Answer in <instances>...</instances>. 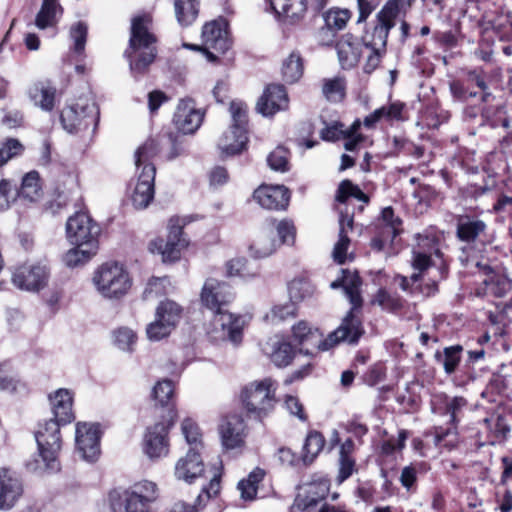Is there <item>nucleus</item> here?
I'll use <instances>...</instances> for the list:
<instances>
[{"label": "nucleus", "mask_w": 512, "mask_h": 512, "mask_svg": "<svg viewBox=\"0 0 512 512\" xmlns=\"http://www.w3.org/2000/svg\"><path fill=\"white\" fill-rule=\"evenodd\" d=\"M483 269L487 276L483 280V284H485L487 291L497 297L504 296L511 287L509 281L506 278L493 273L491 268L487 265H484Z\"/></svg>", "instance_id": "79ce46f5"}, {"label": "nucleus", "mask_w": 512, "mask_h": 512, "mask_svg": "<svg viewBox=\"0 0 512 512\" xmlns=\"http://www.w3.org/2000/svg\"><path fill=\"white\" fill-rule=\"evenodd\" d=\"M62 11L58 0H43L35 17V26L40 30L56 27Z\"/></svg>", "instance_id": "72a5a7b5"}, {"label": "nucleus", "mask_w": 512, "mask_h": 512, "mask_svg": "<svg viewBox=\"0 0 512 512\" xmlns=\"http://www.w3.org/2000/svg\"><path fill=\"white\" fill-rule=\"evenodd\" d=\"M24 146L19 140L9 138L0 145V167L5 165L10 159L23 153Z\"/></svg>", "instance_id": "bf43d9fd"}, {"label": "nucleus", "mask_w": 512, "mask_h": 512, "mask_svg": "<svg viewBox=\"0 0 512 512\" xmlns=\"http://www.w3.org/2000/svg\"><path fill=\"white\" fill-rule=\"evenodd\" d=\"M18 195L29 201H36L40 198L41 185L37 171H30L23 177Z\"/></svg>", "instance_id": "a19ab883"}, {"label": "nucleus", "mask_w": 512, "mask_h": 512, "mask_svg": "<svg viewBox=\"0 0 512 512\" xmlns=\"http://www.w3.org/2000/svg\"><path fill=\"white\" fill-rule=\"evenodd\" d=\"M150 18L137 16L132 19L128 48L124 56L135 78L143 76L157 56L156 37L149 30Z\"/></svg>", "instance_id": "f03ea898"}, {"label": "nucleus", "mask_w": 512, "mask_h": 512, "mask_svg": "<svg viewBox=\"0 0 512 512\" xmlns=\"http://www.w3.org/2000/svg\"><path fill=\"white\" fill-rule=\"evenodd\" d=\"M466 406L467 400L462 396L446 397L445 413L450 416L449 423L453 426L454 430L460 421L459 415Z\"/></svg>", "instance_id": "6e6d98bb"}, {"label": "nucleus", "mask_w": 512, "mask_h": 512, "mask_svg": "<svg viewBox=\"0 0 512 512\" xmlns=\"http://www.w3.org/2000/svg\"><path fill=\"white\" fill-rule=\"evenodd\" d=\"M400 12L398 0H389L376 15V24L362 36V44L369 50L364 66L366 73H371L380 64L386 52L387 38L391 28L395 26Z\"/></svg>", "instance_id": "7ed1b4c3"}, {"label": "nucleus", "mask_w": 512, "mask_h": 512, "mask_svg": "<svg viewBox=\"0 0 512 512\" xmlns=\"http://www.w3.org/2000/svg\"><path fill=\"white\" fill-rule=\"evenodd\" d=\"M174 385L171 380H161L158 381L152 390V397L156 403V405H160L161 407H166L168 410L167 417H170V413L173 414V419L175 418L174 411Z\"/></svg>", "instance_id": "c9c22d12"}, {"label": "nucleus", "mask_w": 512, "mask_h": 512, "mask_svg": "<svg viewBox=\"0 0 512 512\" xmlns=\"http://www.w3.org/2000/svg\"><path fill=\"white\" fill-rule=\"evenodd\" d=\"M265 472L261 468H255L251 471L247 478L242 479L238 483V490L243 500H254L257 494L258 485L263 480Z\"/></svg>", "instance_id": "4c0bfd02"}, {"label": "nucleus", "mask_w": 512, "mask_h": 512, "mask_svg": "<svg viewBox=\"0 0 512 512\" xmlns=\"http://www.w3.org/2000/svg\"><path fill=\"white\" fill-rule=\"evenodd\" d=\"M487 224L473 215H460L456 221L457 238L465 243H474L486 234Z\"/></svg>", "instance_id": "bb28decb"}, {"label": "nucleus", "mask_w": 512, "mask_h": 512, "mask_svg": "<svg viewBox=\"0 0 512 512\" xmlns=\"http://www.w3.org/2000/svg\"><path fill=\"white\" fill-rule=\"evenodd\" d=\"M247 109V105L242 101H232L230 103L229 110L232 117V125L218 142V148L221 150L222 155L233 156L244 150L248 141Z\"/></svg>", "instance_id": "423d86ee"}, {"label": "nucleus", "mask_w": 512, "mask_h": 512, "mask_svg": "<svg viewBox=\"0 0 512 512\" xmlns=\"http://www.w3.org/2000/svg\"><path fill=\"white\" fill-rule=\"evenodd\" d=\"M96 253L97 250L86 246H74L65 253L63 261L68 267H77L89 261Z\"/></svg>", "instance_id": "de8ad7c7"}, {"label": "nucleus", "mask_w": 512, "mask_h": 512, "mask_svg": "<svg viewBox=\"0 0 512 512\" xmlns=\"http://www.w3.org/2000/svg\"><path fill=\"white\" fill-rule=\"evenodd\" d=\"M181 430L188 444H195L197 446L200 443L201 433L198 425L192 419H184Z\"/></svg>", "instance_id": "e2e57ef3"}, {"label": "nucleus", "mask_w": 512, "mask_h": 512, "mask_svg": "<svg viewBox=\"0 0 512 512\" xmlns=\"http://www.w3.org/2000/svg\"><path fill=\"white\" fill-rule=\"evenodd\" d=\"M76 446L83 459L94 461L100 453V430L98 424L78 423Z\"/></svg>", "instance_id": "a211bd4d"}, {"label": "nucleus", "mask_w": 512, "mask_h": 512, "mask_svg": "<svg viewBox=\"0 0 512 512\" xmlns=\"http://www.w3.org/2000/svg\"><path fill=\"white\" fill-rule=\"evenodd\" d=\"M373 303L390 312H396L403 307V299L398 294L391 293L385 289L378 290Z\"/></svg>", "instance_id": "09e8293b"}, {"label": "nucleus", "mask_w": 512, "mask_h": 512, "mask_svg": "<svg viewBox=\"0 0 512 512\" xmlns=\"http://www.w3.org/2000/svg\"><path fill=\"white\" fill-rule=\"evenodd\" d=\"M253 197L261 207L269 210L285 209L289 202L288 189L280 185L260 186L254 191Z\"/></svg>", "instance_id": "393cba45"}, {"label": "nucleus", "mask_w": 512, "mask_h": 512, "mask_svg": "<svg viewBox=\"0 0 512 512\" xmlns=\"http://www.w3.org/2000/svg\"><path fill=\"white\" fill-rule=\"evenodd\" d=\"M93 283L105 298L119 299L131 287V279L124 267L117 262H106L94 273Z\"/></svg>", "instance_id": "0eeeda50"}, {"label": "nucleus", "mask_w": 512, "mask_h": 512, "mask_svg": "<svg viewBox=\"0 0 512 512\" xmlns=\"http://www.w3.org/2000/svg\"><path fill=\"white\" fill-rule=\"evenodd\" d=\"M363 334L362 322L352 311L346 314L340 326L326 338L318 328L311 327L306 321H299L292 326V337L299 346V352L311 357L320 351H328L341 342L355 345Z\"/></svg>", "instance_id": "f257e3e1"}, {"label": "nucleus", "mask_w": 512, "mask_h": 512, "mask_svg": "<svg viewBox=\"0 0 512 512\" xmlns=\"http://www.w3.org/2000/svg\"><path fill=\"white\" fill-rule=\"evenodd\" d=\"M349 197H354L357 200L368 203V196L350 180H343L337 190L336 200L340 203L346 202Z\"/></svg>", "instance_id": "5fc2aeb1"}, {"label": "nucleus", "mask_w": 512, "mask_h": 512, "mask_svg": "<svg viewBox=\"0 0 512 512\" xmlns=\"http://www.w3.org/2000/svg\"><path fill=\"white\" fill-rule=\"evenodd\" d=\"M60 120L63 128L71 134L91 127L94 130L99 120V110L91 93L80 96L74 104L65 107Z\"/></svg>", "instance_id": "39448f33"}, {"label": "nucleus", "mask_w": 512, "mask_h": 512, "mask_svg": "<svg viewBox=\"0 0 512 512\" xmlns=\"http://www.w3.org/2000/svg\"><path fill=\"white\" fill-rule=\"evenodd\" d=\"M270 226L275 229V235L279 237V244L292 245L295 241L296 229L292 221L290 220H271L269 221Z\"/></svg>", "instance_id": "864d4df0"}, {"label": "nucleus", "mask_w": 512, "mask_h": 512, "mask_svg": "<svg viewBox=\"0 0 512 512\" xmlns=\"http://www.w3.org/2000/svg\"><path fill=\"white\" fill-rule=\"evenodd\" d=\"M360 126L361 122L358 119L355 120L347 129H344V125L342 123L335 122L332 125L323 128L320 132V136L325 141H336L341 139L343 135H352L355 131L359 130Z\"/></svg>", "instance_id": "c03bdc74"}, {"label": "nucleus", "mask_w": 512, "mask_h": 512, "mask_svg": "<svg viewBox=\"0 0 512 512\" xmlns=\"http://www.w3.org/2000/svg\"><path fill=\"white\" fill-rule=\"evenodd\" d=\"M325 445V438L318 431L310 432L304 443L303 461L311 463L314 458L322 451Z\"/></svg>", "instance_id": "a18cd8bd"}, {"label": "nucleus", "mask_w": 512, "mask_h": 512, "mask_svg": "<svg viewBox=\"0 0 512 512\" xmlns=\"http://www.w3.org/2000/svg\"><path fill=\"white\" fill-rule=\"evenodd\" d=\"M279 241L275 238V229L269 222L261 228L249 245V251L254 258H265L275 252Z\"/></svg>", "instance_id": "c756f323"}, {"label": "nucleus", "mask_w": 512, "mask_h": 512, "mask_svg": "<svg viewBox=\"0 0 512 512\" xmlns=\"http://www.w3.org/2000/svg\"><path fill=\"white\" fill-rule=\"evenodd\" d=\"M27 95L43 111L50 112L55 106L56 87L48 79L34 81L28 87Z\"/></svg>", "instance_id": "c85d7f7f"}, {"label": "nucleus", "mask_w": 512, "mask_h": 512, "mask_svg": "<svg viewBox=\"0 0 512 512\" xmlns=\"http://www.w3.org/2000/svg\"><path fill=\"white\" fill-rule=\"evenodd\" d=\"M164 140L165 143L168 144L170 147L169 152L166 155V158L168 160H173L176 157L182 155V153L184 152L182 137H179L174 133H169L167 138Z\"/></svg>", "instance_id": "69168bd1"}, {"label": "nucleus", "mask_w": 512, "mask_h": 512, "mask_svg": "<svg viewBox=\"0 0 512 512\" xmlns=\"http://www.w3.org/2000/svg\"><path fill=\"white\" fill-rule=\"evenodd\" d=\"M363 44L358 38L346 34L336 44L338 60L343 69L357 65L363 53Z\"/></svg>", "instance_id": "cd10ccee"}, {"label": "nucleus", "mask_w": 512, "mask_h": 512, "mask_svg": "<svg viewBox=\"0 0 512 512\" xmlns=\"http://www.w3.org/2000/svg\"><path fill=\"white\" fill-rule=\"evenodd\" d=\"M16 198V193L12 190L8 180L0 181V211L7 210L12 201Z\"/></svg>", "instance_id": "338daca9"}, {"label": "nucleus", "mask_w": 512, "mask_h": 512, "mask_svg": "<svg viewBox=\"0 0 512 512\" xmlns=\"http://www.w3.org/2000/svg\"><path fill=\"white\" fill-rule=\"evenodd\" d=\"M87 32L88 27L82 21L73 24L70 28V37L74 42L73 50L78 55H82L84 53Z\"/></svg>", "instance_id": "13d9d810"}, {"label": "nucleus", "mask_w": 512, "mask_h": 512, "mask_svg": "<svg viewBox=\"0 0 512 512\" xmlns=\"http://www.w3.org/2000/svg\"><path fill=\"white\" fill-rule=\"evenodd\" d=\"M213 314L211 325L215 338L239 344L242 341L244 327L242 317L234 315L228 309Z\"/></svg>", "instance_id": "4468645a"}, {"label": "nucleus", "mask_w": 512, "mask_h": 512, "mask_svg": "<svg viewBox=\"0 0 512 512\" xmlns=\"http://www.w3.org/2000/svg\"><path fill=\"white\" fill-rule=\"evenodd\" d=\"M60 424L54 420H46L39 423L35 431V439L38 445L39 456L44 468L50 472L60 469L58 454L61 449Z\"/></svg>", "instance_id": "1a4fd4ad"}, {"label": "nucleus", "mask_w": 512, "mask_h": 512, "mask_svg": "<svg viewBox=\"0 0 512 512\" xmlns=\"http://www.w3.org/2000/svg\"><path fill=\"white\" fill-rule=\"evenodd\" d=\"M263 353L277 367H286L291 364L296 351L291 343L281 335H274L262 345Z\"/></svg>", "instance_id": "5701e85b"}, {"label": "nucleus", "mask_w": 512, "mask_h": 512, "mask_svg": "<svg viewBox=\"0 0 512 512\" xmlns=\"http://www.w3.org/2000/svg\"><path fill=\"white\" fill-rule=\"evenodd\" d=\"M202 39L203 48L191 44L184 46L193 50H202L210 62H215L218 58L216 54H224L231 46L224 20H215L205 24L202 30Z\"/></svg>", "instance_id": "9b49d317"}, {"label": "nucleus", "mask_w": 512, "mask_h": 512, "mask_svg": "<svg viewBox=\"0 0 512 512\" xmlns=\"http://www.w3.org/2000/svg\"><path fill=\"white\" fill-rule=\"evenodd\" d=\"M355 471V460L352 457H339L338 482L342 483Z\"/></svg>", "instance_id": "774afa93"}, {"label": "nucleus", "mask_w": 512, "mask_h": 512, "mask_svg": "<svg viewBox=\"0 0 512 512\" xmlns=\"http://www.w3.org/2000/svg\"><path fill=\"white\" fill-rule=\"evenodd\" d=\"M68 241L73 246H86L98 251L100 226L84 212H77L66 222Z\"/></svg>", "instance_id": "9d476101"}, {"label": "nucleus", "mask_w": 512, "mask_h": 512, "mask_svg": "<svg viewBox=\"0 0 512 512\" xmlns=\"http://www.w3.org/2000/svg\"><path fill=\"white\" fill-rule=\"evenodd\" d=\"M156 168L154 164L142 167L132 194V203L136 209H145L154 199V181Z\"/></svg>", "instance_id": "412c9836"}, {"label": "nucleus", "mask_w": 512, "mask_h": 512, "mask_svg": "<svg viewBox=\"0 0 512 512\" xmlns=\"http://www.w3.org/2000/svg\"><path fill=\"white\" fill-rule=\"evenodd\" d=\"M174 6L176 18L181 25H190L198 15L196 0H176Z\"/></svg>", "instance_id": "37998d69"}, {"label": "nucleus", "mask_w": 512, "mask_h": 512, "mask_svg": "<svg viewBox=\"0 0 512 512\" xmlns=\"http://www.w3.org/2000/svg\"><path fill=\"white\" fill-rule=\"evenodd\" d=\"M345 80L341 77L324 80L322 92L327 100L337 102L345 96Z\"/></svg>", "instance_id": "603ef678"}, {"label": "nucleus", "mask_w": 512, "mask_h": 512, "mask_svg": "<svg viewBox=\"0 0 512 512\" xmlns=\"http://www.w3.org/2000/svg\"><path fill=\"white\" fill-rule=\"evenodd\" d=\"M201 303L213 313L228 309L234 299V293L225 282L214 278H208L201 291Z\"/></svg>", "instance_id": "ddd939ff"}, {"label": "nucleus", "mask_w": 512, "mask_h": 512, "mask_svg": "<svg viewBox=\"0 0 512 512\" xmlns=\"http://www.w3.org/2000/svg\"><path fill=\"white\" fill-rule=\"evenodd\" d=\"M187 242H168L157 239L150 243V250L162 255L164 262H174L180 258V253L187 246Z\"/></svg>", "instance_id": "e433bc0d"}, {"label": "nucleus", "mask_w": 512, "mask_h": 512, "mask_svg": "<svg viewBox=\"0 0 512 512\" xmlns=\"http://www.w3.org/2000/svg\"><path fill=\"white\" fill-rule=\"evenodd\" d=\"M159 153V144L153 139H148L135 152V165L139 169L141 166L153 164L152 159Z\"/></svg>", "instance_id": "8fccbe9b"}, {"label": "nucleus", "mask_w": 512, "mask_h": 512, "mask_svg": "<svg viewBox=\"0 0 512 512\" xmlns=\"http://www.w3.org/2000/svg\"><path fill=\"white\" fill-rule=\"evenodd\" d=\"M288 150L282 146L275 148L267 157L268 165L275 171L284 172L288 169Z\"/></svg>", "instance_id": "052dcab7"}, {"label": "nucleus", "mask_w": 512, "mask_h": 512, "mask_svg": "<svg viewBox=\"0 0 512 512\" xmlns=\"http://www.w3.org/2000/svg\"><path fill=\"white\" fill-rule=\"evenodd\" d=\"M23 487L18 476L6 468H0V509H11L22 495Z\"/></svg>", "instance_id": "b1692460"}, {"label": "nucleus", "mask_w": 512, "mask_h": 512, "mask_svg": "<svg viewBox=\"0 0 512 512\" xmlns=\"http://www.w3.org/2000/svg\"><path fill=\"white\" fill-rule=\"evenodd\" d=\"M158 496L156 483L144 480L122 492L110 491L108 502L112 512H156Z\"/></svg>", "instance_id": "20e7f679"}, {"label": "nucleus", "mask_w": 512, "mask_h": 512, "mask_svg": "<svg viewBox=\"0 0 512 512\" xmlns=\"http://www.w3.org/2000/svg\"><path fill=\"white\" fill-rule=\"evenodd\" d=\"M174 424L173 414L147 428L144 437V451L151 459L164 457L169 452L168 433Z\"/></svg>", "instance_id": "f8f14e48"}, {"label": "nucleus", "mask_w": 512, "mask_h": 512, "mask_svg": "<svg viewBox=\"0 0 512 512\" xmlns=\"http://www.w3.org/2000/svg\"><path fill=\"white\" fill-rule=\"evenodd\" d=\"M284 404L285 408L291 415L297 417L302 422L307 421L308 417L304 411V406L298 397L287 395L285 397Z\"/></svg>", "instance_id": "0e129e2a"}, {"label": "nucleus", "mask_w": 512, "mask_h": 512, "mask_svg": "<svg viewBox=\"0 0 512 512\" xmlns=\"http://www.w3.org/2000/svg\"><path fill=\"white\" fill-rule=\"evenodd\" d=\"M401 226L402 220L394 215L392 207H385L375 224L372 248L381 251L387 243H392L401 232Z\"/></svg>", "instance_id": "2eb2a0df"}, {"label": "nucleus", "mask_w": 512, "mask_h": 512, "mask_svg": "<svg viewBox=\"0 0 512 512\" xmlns=\"http://www.w3.org/2000/svg\"><path fill=\"white\" fill-rule=\"evenodd\" d=\"M204 118V112L195 107L192 99H182L179 101L173 117V123L183 134L195 133Z\"/></svg>", "instance_id": "6ab92c4d"}, {"label": "nucleus", "mask_w": 512, "mask_h": 512, "mask_svg": "<svg viewBox=\"0 0 512 512\" xmlns=\"http://www.w3.org/2000/svg\"><path fill=\"white\" fill-rule=\"evenodd\" d=\"M270 6L278 17H285L291 24L298 21L307 9L305 0H270Z\"/></svg>", "instance_id": "2f4dec72"}, {"label": "nucleus", "mask_w": 512, "mask_h": 512, "mask_svg": "<svg viewBox=\"0 0 512 512\" xmlns=\"http://www.w3.org/2000/svg\"><path fill=\"white\" fill-rule=\"evenodd\" d=\"M48 270L45 265H23L15 270L12 281L22 290L38 291L47 283Z\"/></svg>", "instance_id": "aec40b11"}, {"label": "nucleus", "mask_w": 512, "mask_h": 512, "mask_svg": "<svg viewBox=\"0 0 512 512\" xmlns=\"http://www.w3.org/2000/svg\"><path fill=\"white\" fill-rule=\"evenodd\" d=\"M395 282L399 285V287L405 291L408 292L411 295H422L423 297H429L431 295H434L437 291V283L432 282L429 284H426L425 286H416L413 287L411 285V282L408 277L397 275L395 277Z\"/></svg>", "instance_id": "3c124183"}, {"label": "nucleus", "mask_w": 512, "mask_h": 512, "mask_svg": "<svg viewBox=\"0 0 512 512\" xmlns=\"http://www.w3.org/2000/svg\"><path fill=\"white\" fill-rule=\"evenodd\" d=\"M289 99L286 89L280 84H270L257 102V111L264 116H272L288 108Z\"/></svg>", "instance_id": "4be33fe9"}, {"label": "nucleus", "mask_w": 512, "mask_h": 512, "mask_svg": "<svg viewBox=\"0 0 512 512\" xmlns=\"http://www.w3.org/2000/svg\"><path fill=\"white\" fill-rule=\"evenodd\" d=\"M424 463H411L402 468L399 481L407 492H415L417 488L418 474L424 471Z\"/></svg>", "instance_id": "49530a36"}, {"label": "nucleus", "mask_w": 512, "mask_h": 512, "mask_svg": "<svg viewBox=\"0 0 512 512\" xmlns=\"http://www.w3.org/2000/svg\"><path fill=\"white\" fill-rule=\"evenodd\" d=\"M353 229V217L348 214L341 213L339 219V239L333 249L334 261L343 264L347 258V249L350 244L348 232Z\"/></svg>", "instance_id": "473e14b6"}, {"label": "nucleus", "mask_w": 512, "mask_h": 512, "mask_svg": "<svg viewBox=\"0 0 512 512\" xmlns=\"http://www.w3.org/2000/svg\"><path fill=\"white\" fill-rule=\"evenodd\" d=\"M463 348L460 345L445 347L443 352L437 351L435 359L440 363L446 374L454 373L461 360V352Z\"/></svg>", "instance_id": "58836bf2"}, {"label": "nucleus", "mask_w": 512, "mask_h": 512, "mask_svg": "<svg viewBox=\"0 0 512 512\" xmlns=\"http://www.w3.org/2000/svg\"><path fill=\"white\" fill-rule=\"evenodd\" d=\"M342 284L346 297L352 304L350 311L358 317L355 310L359 309L362 305V298L360 295V286L362 284L361 278L356 272L349 270H342Z\"/></svg>", "instance_id": "f704fd0d"}, {"label": "nucleus", "mask_w": 512, "mask_h": 512, "mask_svg": "<svg viewBox=\"0 0 512 512\" xmlns=\"http://www.w3.org/2000/svg\"><path fill=\"white\" fill-rule=\"evenodd\" d=\"M204 472V463L196 448H190L187 454L180 458L175 465V477L178 480L192 483L195 479L202 476Z\"/></svg>", "instance_id": "a878e982"}, {"label": "nucleus", "mask_w": 512, "mask_h": 512, "mask_svg": "<svg viewBox=\"0 0 512 512\" xmlns=\"http://www.w3.org/2000/svg\"><path fill=\"white\" fill-rule=\"evenodd\" d=\"M54 422L66 425L74 420L72 412V397L68 390L59 389L54 396L50 397Z\"/></svg>", "instance_id": "7c9ffc66"}, {"label": "nucleus", "mask_w": 512, "mask_h": 512, "mask_svg": "<svg viewBox=\"0 0 512 512\" xmlns=\"http://www.w3.org/2000/svg\"><path fill=\"white\" fill-rule=\"evenodd\" d=\"M303 74V62L298 52H292L283 62L282 75L287 83L297 82Z\"/></svg>", "instance_id": "ea45409f"}, {"label": "nucleus", "mask_w": 512, "mask_h": 512, "mask_svg": "<svg viewBox=\"0 0 512 512\" xmlns=\"http://www.w3.org/2000/svg\"><path fill=\"white\" fill-rule=\"evenodd\" d=\"M276 383L271 378L253 381L241 392L242 403L247 412L261 419L270 413L275 405Z\"/></svg>", "instance_id": "6e6552de"}, {"label": "nucleus", "mask_w": 512, "mask_h": 512, "mask_svg": "<svg viewBox=\"0 0 512 512\" xmlns=\"http://www.w3.org/2000/svg\"><path fill=\"white\" fill-rule=\"evenodd\" d=\"M136 340V334L129 328H119L114 332V342L123 351H131L136 344Z\"/></svg>", "instance_id": "680f3d73"}, {"label": "nucleus", "mask_w": 512, "mask_h": 512, "mask_svg": "<svg viewBox=\"0 0 512 512\" xmlns=\"http://www.w3.org/2000/svg\"><path fill=\"white\" fill-rule=\"evenodd\" d=\"M162 311L170 312L171 317L167 322H163L155 315V320L146 327L147 337L151 341H159L169 336L181 319L182 308L172 300L160 302L157 307V314H161Z\"/></svg>", "instance_id": "dca6fc26"}, {"label": "nucleus", "mask_w": 512, "mask_h": 512, "mask_svg": "<svg viewBox=\"0 0 512 512\" xmlns=\"http://www.w3.org/2000/svg\"><path fill=\"white\" fill-rule=\"evenodd\" d=\"M350 13L345 9L330 10L324 15L325 26L327 30H342L345 28Z\"/></svg>", "instance_id": "4d7b16f0"}, {"label": "nucleus", "mask_w": 512, "mask_h": 512, "mask_svg": "<svg viewBox=\"0 0 512 512\" xmlns=\"http://www.w3.org/2000/svg\"><path fill=\"white\" fill-rule=\"evenodd\" d=\"M221 444L226 450L244 446L247 435L246 425L240 414H230L222 419L219 425Z\"/></svg>", "instance_id": "f3484780"}]
</instances>
